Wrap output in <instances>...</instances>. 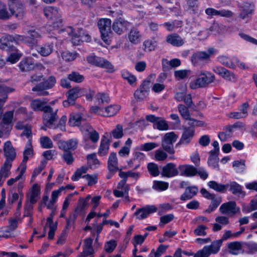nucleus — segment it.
Returning a JSON list of instances; mask_svg holds the SVG:
<instances>
[{
	"mask_svg": "<svg viewBox=\"0 0 257 257\" xmlns=\"http://www.w3.org/2000/svg\"><path fill=\"white\" fill-rule=\"evenodd\" d=\"M215 77L214 74L208 71H201L198 77L190 84L191 89L197 88H204L207 87L210 83L214 82Z\"/></svg>",
	"mask_w": 257,
	"mask_h": 257,
	"instance_id": "nucleus-1",
	"label": "nucleus"
},
{
	"mask_svg": "<svg viewBox=\"0 0 257 257\" xmlns=\"http://www.w3.org/2000/svg\"><path fill=\"white\" fill-rule=\"evenodd\" d=\"M3 151L4 156L6 160L2 166L11 170L12 166V162L16 159L17 153L15 149L14 148L10 141H7L4 144Z\"/></svg>",
	"mask_w": 257,
	"mask_h": 257,
	"instance_id": "nucleus-2",
	"label": "nucleus"
},
{
	"mask_svg": "<svg viewBox=\"0 0 257 257\" xmlns=\"http://www.w3.org/2000/svg\"><path fill=\"white\" fill-rule=\"evenodd\" d=\"M102 40L107 43L111 36V21L108 19H101L97 23Z\"/></svg>",
	"mask_w": 257,
	"mask_h": 257,
	"instance_id": "nucleus-3",
	"label": "nucleus"
},
{
	"mask_svg": "<svg viewBox=\"0 0 257 257\" xmlns=\"http://www.w3.org/2000/svg\"><path fill=\"white\" fill-rule=\"evenodd\" d=\"M177 136L174 132L166 134L162 139V147L163 150L170 155L175 153L174 143L176 141Z\"/></svg>",
	"mask_w": 257,
	"mask_h": 257,
	"instance_id": "nucleus-4",
	"label": "nucleus"
},
{
	"mask_svg": "<svg viewBox=\"0 0 257 257\" xmlns=\"http://www.w3.org/2000/svg\"><path fill=\"white\" fill-rule=\"evenodd\" d=\"M151 86V78L148 77L134 92V97L138 101H142L148 96Z\"/></svg>",
	"mask_w": 257,
	"mask_h": 257,
	"instance_id": "nucleus-5",
	"label": "nucleus"
},
{
	"mask_svg": "<svg viewBox=\"0 0 257 257\" xmlns=\"http://www.w3.org/2000/svg\"><path fill=\"white\" fill-rule=\"evenodd\" d=\"M87 60L89 64L106 69L109 72H112L114 71L112 65L103 58L91 55L87 57Z\"/></svg>",
	"mask_w": 257,
	"mask_h": 257,
	"instance_id": "nucleus-6",
	"label": "nucleus"
},
{
	"mask_svg": "<svg viewBox=\"0 0 257 257\" xmlns=\"http://www.w3.org/2000/svg\"><path fill=\"white\" fill-rule=\"evenodd\" d=\"M45 16L53 21V25L54 27H59L62 24V21L61 19L60 14L58 10L52 7H48L44 9Z\"/></svg>",
	"mask_w": 257,
	"mask_h": 257,
	"instance_id": "nucleus-7",
	"label": "nucleus"
},
{
	"mask_svg": "<svg viewBox=\"0 0 257 257\" xmlns=\"http://www.w3.org/2000/svg\"><path fill=\"white\" fill-rule=\"evenodd\" d=\"M215 52L216 50L213 48H209L207 51H197L192 55L191 62L194 65H196L201 61L208 60Z\"/></svg>",
	"mask_w": 257,
	"mask_h": 257,
	"instance_id": "nucleus-8",
	"label": "nucleus"
},
{
	"mask_svg": "<svg viewBox=\"0 0 257 257\" xmlns=\"http://www.w3.org/2000/svg\"><path fill=\"white\" fill-rule=\"evenodd\" d=\"M58 111V109L53 111L52 108L50 106H47L44 112L43 119L44 123L46 127L52 128L53 125L58 118L57 115Z\"/></svg>",
	"mask_w": 257,
	"mask_h": 257,
	"instance_id": "nucleus-9",
	"label": "nucleus"
},
{
	"mask_svg": "<svg viewBox=\"0 0 257 257\" xmlns=\"http://www.w3.org/2000/svg\"><path fill=\"white\" fill-rule=\"evenodd\" d=\"M13 35H6L0 39V49L7 51H16V48L14 46Z\"/></svg>",
	"mask_w": 257,
	"mask_h": 257,
	"instance_id": "nucleus-10",
	"label": "nucleus"
},
{
	"mask_svg": "<svg viewBox=\"0 0 257 257\" xmlns=\"http://www.w3.org/2000/svg\"><path fill=\"white\" fill-rule=\"evenodd\" d=\"M81 90L79 87H74L70 89L67 93V99L64 101L63 104L65 107L74 105L76 99L81 96Z\"/></svg>",
	"mask_w": 257,
	"mask_h": 257,
	"instance_id": "nucleus-11",
	"label": "nucleus"
},
{
	"mask_svg": "<svg viewBox=\"0 0 257 257\" xmlns=\"http://www.w3.org/2000/svg\"><path fill=\"white\" fill-rule=\"evenodd\" d=\"M239 210V208L236 206V204L234 201H229L224 203L219 208V211L222 214L230 215H234Z\"/></svg>",
	"mask_w": 257,
	"mask_h": 257,
	"instance_id": "nucleus-12",
	"label": "nucleus"
},
{
	"mask_svg": "<svg viewBox=\"0 0 257 257\" xmlns=\"http://www.w3.org/2000/svg\"><path fill=\"white\" fill-rule=\"evenodd\" d=\"M157 208L154 205H147L144 207L137 209L134 213L139 219H143L147 218L150 214L156 212Z\"/></svg>",
	"mask_w": 257,
	"mask_h": 257,
	"instance_id": "nucleus-13",
	"label": "nucleus"
},
{
	"mask_svg": "<svg viewBox=\"0 0 257 257\" xmlns=\"http://www.w3.org/2000/svg\"><path fill=\"white\" fill-rule=\"evenodd\" d=\"M130 26V23L122 18L115 20L112 26V30L117 34L123 33Z\"/></svg>",
	"mask_w": 257,
	"mask_h": 257,
	"instance_id": "nucleus-14",
	"label": "nucleus"
},
{
	"mask_svg": "<svg viewBox=\"0 0 257 257\" xmlns=\"http://www.w3.org/2000/svg\"><path fill=\"white\" fill-rule=\"evenodd\" d=\"M78 142L76 139H70L67 141H59L57 144L59 149L64 152L74 150L76 149Z\"/></svg>",
	"mask_w": 257,
	"mask_h": 257,
	"instance_id": "nucleus-15",
	"label": "nucleus"
},
{
	"mask_svg": "<svg viewBox=\"0 0 257 257\" xmlns=\"http://www.w3.org/2000/svg\"><path fill=\"white\" fill-rule=\"evenodd\" d=\"M179 171L174 163H168L163 167L161 175L166 177H172L178 175Z\"/></svg>",
	"mask_w": 257,
	"mask_h": 257,
	"instance_id": "nucleus-16",
	"label": "nucleus"
},
{
	"mask_svg": "<svg viewBox=\"0 0 257 257\" xmlns=\"http://www.w3.org/2000/svg\"><path fill=\"white\" fill-rule=\"evenodd\" d=\"M183 132L179 143L182 144H188L192 139L194 135L195 130L192 127H187V126L183 127Z\"/></svg>",
	"mask_w": 257,
	"mask_h": 257,
	"instance_id": "nucleus-17",
	"label": "nucleus"
},
{
	"mask_svg": "<svg viewBox=\"0 0 257 257\" xmlns=\"http://www.w3.org/2000/svg\"><path fill=\"white\" fill-rule=\"evenodd\" d=\"M93 239L88 238L84 240V245L83 246V252L78 257H87V256L92 255L94 253L92 247Z\"/></svg>",
	"mask_w": 257,
	"mask_h": 257,
	"instance_id": "nucleus-18",
	"label": "nucleus"
},
{
	"mask_svg": "<svg viewBox=\"0 0 257 257\" xmlns=\"http://www.w3.org/2000/svg\"><path fill=\"white\" fill-rule=\"evenodd\" d=\"M54 44L52 42L44 44L37 48L38 53L43 57L50 55L53 51Z\"/></svg>",
	"mask_w": 257,
	"mask_h": 257,
	"instance_id": "nucleus-19",
	"label": "nucleus"
},
{
	"mask_svg": "<svg viewBox=\"0 0 257 257\" xmlns=\"http://www.w3.org/2000/svg\"><path fill=\"white\" fill-rule=\"evenodd\" d=\"M10 11L12 13V16H15L17 19L20 20H22L26 14L24 6L20 4L11 6Z\"/></svg>",
	"mask_w": 257,
	"mask_h": 257,
	"instance_id": "nucleus-20",
	"label": "nucleus"
},
{
	"mask_svg": "<svg viewBox=\"0 0 257 257\" xmlns=\"http://www.w3.org/2000/svg\"><path fill=\"white\" fill-rule=\"evenodd\" d=\"M242 243L240 241H233L228 243L227 248L228 252L233 255H237L242 251Z\"/></svg>",
	"mask_w": 257,
	"mask_h": 257,
	"instance_id": "nucleus-21",
	"label": "nucleus"
},
{
	"mask_svg": "<svg viewBox=\"0 0 257 257\" xmlns=\"http://www.w3.org/2000/svg\"><path fill=\"white\" fill-rule=\"evenodd\" d=\"M228 187H229V190L234 195L238 197H244L245 195V192L242 189V187L235 182H231L230 184H227Z\"/></svg>",
	"mask_w": 257,
	"mask_h": 257,
	"instance_id": "nucleus-22",
	"label": "nucleus"
},
{
	"mask_svg": "<svg viewBox=\"0 0 257 257\" xmlns=\"http://www.w3.org/2000/svg\"><path fill=\"white\" fill-rule=\"evenodd\" d=\"M178 169L181 171V175L193 176L197 174V169L191 165H180Z\"/></svg>",
	"mask_w": 257,
	"mask_h": 257,
	"instance_id": "nucleus-23",
	"label": "nucleus"
},
{
	"mask_svg": "<svg viewBox=\"0 0 257 257\" xmlns=\"http://www.w3.org/2000/svg\"><path fill=\"white\" fill-rule=\"evenodd\" d=\"M108 169L110 172L115 173L118 170V162L116 154L111 153L108 160Z\"/></svg>",
	"mask_w": 257,
	"mask_h": 257,
	"instance_id": "nucleus-24",
	"label": "nucleus"
},
{
	"mask_svg": "<svg viewBox=\"0 0 257 257\" xmlns=\"http://www.w3.org/2000/svg\"><path fill=\"white\" fill-rule=\"evenodd\" d=\"M198 191V188L193 186L186 188L185 192L181 195L180 199L183 201L189 200L196 195Z\"/></svg>",
	"mask_w": 257,
	"mask_h": 257,
	"instance_id": "nucleus-25",
	"label": "nucleus"
},
{
	"mask_svg": "<svg viewBox=\"0 0 257 257\" xmlns=\"http://www.w3.org/2000/svg\"><path fill=\"white\" fill-rule=\"evenodd\" d=\"M62 32L64 33V36L68 35L71 37V41L73 45H79L80 41V36L74 32L72 27H68L64 30H62Z\"/></svg>",
	"mask_w": 257,
	"mask_h": 257,
	"instance_id": "nucleus-26",
	"label": "nucleus"
},
{
	"mask_svg": "<svg viewBox=\"0 0 257 257\" xmlns=\"http://www.w3.org/2000/svg\"><path fill=\"white\" fill-rule=\"evenodd\" d=\"M19 67L22 72H29L34 69L35 65L31 59L25 58L20 62Z\"/></svg>",
	"mask_w": 257,
	"mask_h": 257,
	"instance_id": "nucleus-27",
	"label": "nucleus"
},
{
	"mask_svg": "<svg viewBox=\"0 0 257 257\" xmlns=\"http://www.w3.org/2000/svg\"><path fill=\"white\" fill-rule=\"evenodd\" d=\"M166 41L168 43L177 47L181 46L184 43L182 38L177 34H172L168 35Z\"/></svg>",
	"mask_w": 257,
	"mask_h": 257,
	"instance_id": "nucleus-28",
	"label": "nucleus"
},
{
	"mask_svg": "<svg viewBox=\"0 0 257 257\" xmlns=\"http://www.w3.org/2000/svg\"><path fill=\"white\" fill-rule=\"evenodd\" d=\"M47 102L42 101L39 99H35L32 100L31 106L34 111H42L44 112L46 108L48 105H46Z\"/></svg>",
	"mask_w": 257,
	"mask_h": 257,
	"instance_id": "nucleus-29",
	"label": "nucleus"
},
{
	"mask_svg": "<svg viewBox=\"0 0 257 257\" xmlns=\"http://www.w3.org/2000/svg\"><path fill=\"white\" fill-rule=\"evenodd\" d=\"M10 8L11 6L8 7L6 5H0V20H7L12 17Z\"/></svg>",
	"mask_w": 257,
	"mask_h": 257,
	"instance_id": "nucleus-30",
	"label": "nucleus"
},
{
	"mask_svg": "<svg viewBox=\"0 0 257 257\" xmlns=\"http://www.w3.org/2000/svg\"><path fill=\"white\" fill-rule=\"evenodd\" d=\"M40 189L39 186L37 184L33 185L30 196L29 197H28V200H29L31 203L35 204L37 201V198L40 195Z\"/></svg>",
	"mask_w": 257,
	"mask_h": 257,
	"instance_id": "nucleus-31",
	"label": "nucleus"
},
{
	"mask_svg": "<svg viewBox=\"0 0 257 257\" xmlns=\"http://www.w3.org/2000/svg\"><path fill=\"white\" fill-rule=\"evenodd\" d=\"M110 142V140L107 139L105 136H104V139H102L101 141L100 147L99 148L98 152L99 155L103 156L107 153Z\"/></svg>",
	"mask_w": 257,
	"mask_h": 257,
	"instance_id": "nucleus-32",
	"label": "nucleus"
},
{
	"mask_svg": "<svg viewBox=\"0 0 257 257\" xmlns=\"http://www.w3.org/2000/svg\"><path fill=\"white\" fill-rule=\"evenodd\" d=\"M83 120L82 114L80 113H72L70 115L68 123L71 126H78Z\"/></svg>",
	"mask_w": 257,
	"mask_h": 257,
	"instance_id": "nucleus-33",
	"label": "nucleus"
},
{
	"mask_svg": "<svg viewBox=\"0 0 257 257\" xmlns=\"http://www.w3.org/2000/svg\"><path fill=\"white\" fill-rule=\"evenodd\" d=\"M208 186L213 190L220 193H224L228 188V185L219 184L216 181H211L208 183Z\"/></svg>",
	"mask_w": 257,
	"mask_h": 257,
	"instance_id": "nucleus-34",
	"label": "nucleus"
},
{
	"mask_svg": "<svg viewBox=\"0 0 257 257\" xmlns=\"http://www.w3.org/2000/svg\"><path fill=\"white\" fill-rule=\"evenodd\" d=\"M47 89L48 88L46 87L45 83L42 82L33 87L32 90L33 91L37 92L38 96H46L49 94V92L46 91Z\"/></svg>",
	"mask_w": 257,
	"mask_h": 257,
	"instance_id": "nucleus-35",
	"label": "nucleus"
},
{
	"mask_svg": "<svg viewBox=\"0 0 257 257\" xmlns=\"http://www.w3.org/2000/svg\"><path fill=\"white\" fill-rule=\"evenodd\" d=\"M28 33L30 35V37H29L30 42L29 44L32 46L36 45L38 39L41 38V34L35 30H30L28 31Z\"/></svg>",
	"mask_w": 257,
	"mask_h": 257,
	"instance_id": "nucleus-36",
	"label": "nucleus"
},
{
	"mask_svg": "<svg viewBox=\"0 0 257 257\" xmlns=\"http://www.w3.org/2000/svg\"><path fill=\"white\" fill-rule=\"evenodd\" d=\"M128 37L130 42L134 44H138L141 40V35L136 29H132Z\"/></svg>",
	"mask_w": 257,
	"mask_h": 257,
	"instance_id": "nucleus-37",
	"label": "nucleus"
},
{
	"mask_svg": "<svg viewBox=\"0 0 257 257\" xmlns=\"http://www.w3.org/2000/svg\"><path fill=\"white\" fill-rule=\"evenodd\" d=\"M211 200L212 201L210 205L205 210V212L208 213H210L213 211L218 206L222 201L221 197L220 196H216Z\"/></svg>",
	"mask_w": 257,
	"mask_h": 257,
	"instance_id": "nucleus-38",
	"label": "nucleus"
},
{
	"mask_svg": "<svg viewBox=\"0 0 257 257\" xmlns=\"http://www.w3.org/2000/svg\"><path fill=\"white\" fill-rule=\"evenodd\" d=\"M209 154L210 156L208 158L207 162L208 165L214 168H218V154L212 153L211 152H209Z\"/></svg>",
	"mask_w": 257,
	"mask_h": 257,
	"instance_id": "nucleus-39",
	"label": "nucleus"
},
{
	"mask_svg": "<svg viewBox=\"0 0 257 257\" xmlns=\"http://www.w3.org/2000/svg\"><path fill=\"white\" fill-rule=\"evenodd\" d=\"M120 106L118 105H111L104 109V116L110 117L115 114L120 109Z\"/></svg>",
	"mask_w": 257,
	"mask_h": 257,
	"instance_id": "nucleus-40",
	"label": "nucleus"
},
{
	"mask_svg": "<svg viewBox=\"0 0 257 257\" xmlns=\"http://www.w3.org/2000/svg\"><path fill=\"white\" fill-rule=\"evenodd\" d=\"M78 208H77L75 210V212L70 214L69 218L66 219L67 223L66 225V228L69 229L71 227H74L75 222L76 219L78 214L77 213Z\"/></svg>",
	"mask_w": 257,
	"mask_h": 257,
	"instance_id": "nucleus-41",
	"label": "nucleus"
},
{
	"mask_svg": "<svg viewBox=\"0 0 257 257\" xmlns=\"http://www.w3.org/2000/svg\"><path fill=\"white\" fill-rule=\"evenodd\" d=\"M222 243L221 240L219 239L213 241L211 245L207 246L209 247L211 253L216 254L219 251Z\"/></svg>",
	"mask_w": 257,
	"mask_h": 257,
	"instance_id": "nucleus-42",
	"label": "nucleus"
},
{
	"mask_svg": "<svg viewBox=\"0 0 257 257\" xmlns=\"http://www.w3.org/2000/svg\"><path fill=\"white\" fill-rule=\"evenodd\" d=\"M147 168L152 176L156 177L159 175L160 171L157 164L154 163H150L148 164Z\"/></svg>",
	"mask_w": 257,
	"mask_h": 257,
	"instance_id": "nucleus-43",
	"label": "nucleus"
},
{
	"mask_svg": "<svg viewBox=\"0 0 257 257\" xmlns=\"http://www.w3.org/2000/svg\"><path fill=\"white\" fill-rule=\"evenodd\" d=\"M13 118V112L12 111H8L4 115L2 122L1 123L0 126L2 127H4V125H9L10 124Z\"/></svg>",
	"mask_w": 257,
	"mask_h": 257,
	"instance_id": "nucleus-44",
	"label": "nucleus"
},
{
	"mask_svg": "<svg viewBox=\"0 0 257 257\" xmlns=\"http://www.w3.org/2000/svg\"><path fill=\"white\" fill-rule=\"evenodd\" d=\"M110 135H112L115 139L122 138L123 135L122 126L120 124H117L116 127L111 131Z\"/></svg>",
	"mask_w": 257,
	"mask_h": 257,
	"instance_id": "nucleus-45",
	"label": "nucleus"
},
{
	"mask_svg": "<svg viewBox=\"0 0 257 257\" xmlns=\"http://www.w3.org/2000/svg\"><path fill=\"white\" fill-rule=\"evenodd\" d=\"M169 186L167 182L155 181L153 182V188L158 191H163L166 190Z\"/></svg>",
	"mask_w": 257,
	"mask_h": 257,
	"instance_id": "nucleus-46",
	"label": "nucleus"
},
{
	"mask_svg": "<svg viewBox=\"0 0 257 257\" xmlns=\"http://www.w3.org/2000/svg\"><path fill=\"white\" fill-rule=\"evenodd\" d=\"M245 161L244 160L235 161L233 163L232 167L237 172H243L245 168Z\"/></svg>",
	"mask_w": 257,
	"mask_h": 257,
	"instance_id": "nucleus-47",
	"label": "nucleus"
},
{
	"mask_svg": "<svg viewBox=\"0 0 257 257\" xmlns=\"http://www.w3.org/2000/svg\"><path fill=\"white\" fill-rule=\"evenodd\" d=\"M179 112L181 116L184 119H187L190 118V114L188 110V107L183 104H179L178 106Z\"/></svg>",
	"mask_w": 257,
	"mask_h": 257,
	"instance_id": "nucleus-48",
	"label": "nucleus"
},
{
	"mask_svg": "<svg viewBox=\"0 0 257 257\" xmlns=\"http://www.w3.org/2000/svg\"><path fill=\"white\" fill-rule=\"evenodd\" d=\"M86 158L88 161V164L90 168L99 164V161L97 159L96 155L95 153L88 155Z\"/></svg>",
	"mask_w": 257,
	"mask_h": 257,
	"instance_id": "nucleus-49",
	"label": "nucleus"
},
{
	"mask_svg": "<svg viewBox=\"0 0 257 257\" xmlns=\"http://www.w3.org/2000/svg\"><path fill=\"white\" fill-rule=\"evenodd\" d=\"M68 78L70 81L80 83L83 80L84 77L80 75L78 72H73L68 75Z\"/></svg>",
	"mask_w": 257,
	"mask_h": 257,
	"instance_id": "nucleus-50",
	"label": "nucleus"
},
{
	"mask_svg": "<svg viewBox=\"0 0 257 257\" xmlns=\"http://www.w3.org/2000/svg\"><path fill=\"white\" fill-rule=\"evenodd\" d=\"M211 254L209 247L206 245L204 246L202 249L198 250L194 257H209Z\"/></svg>",
	"mask_w": 257,
	"mask_h": 257,
	"instance_id": "nucleus-51",
	"label": "nucleus"
},
{
	"mask_svg": "<svg viewBox=\"0 0 257 257\" xmlns=\"http://www.w3.org/2000/svg\"><path fill=\"white\" fill-rule=\"evenodd\" d=\"M144 50L146 51H152L154 50L157 46V43L154 40H147L144 43Z\"/></svg>",
	"mask_w": 257,
	"mask_h": 257,
	"instance_id": "nucleus-52",
	"label": "nucleus"
},
{
	"mask_svg": "<svg viewBox=\"0 0 257 257\" xmlns=\"http://www.w3.org/2000/svg\"><path fill=\"white\" fill-rule=\"evenodd\" d=\"M96 99L97 100L98 104L108 103L110 100L109 96L104 93H97L96 95Z\"/></svg>",
	"mask_w": 257,
	"mask_h": 257,
	"instance_id": "nucleus-53",
	"label": "nucleus"
},
{
	"mask_svg": "<svg viewBox=\"0 0 257 257\" xmlns=\"http://www.w3.org/2000/svg\"><path fill=\"white\" fill-rule=\"evenodd\" d=\"M108 223H110L111 225H114L117 228L119 227V226L118 223L117 222L113 221L111 220H104L103 221V222L97 225V226H96L97 230L96 231H97V234H99L102 231V230L103 229V226L104 225L108 224Z\"/></svg>",
	"mask_w": 257,
	"mask_h": 257,
	"instance_id": "nucleus-54",
	"label": "nucleus"
},
{
	"mask_svg": "<svg viewBox=\"0 0 257 257\" xmlns=\"http://www.w3.org/2000/svg\"><path fill=\"white\" fill-rule=\"evenodd\" d=\"M88 168L85 166H82L78 169L75 172L74 175L72 177V180L73 181H77L81 177L83 173L87 172Z\"/></svg>",
	"mask_w": 257,
	"mask_h": 257,
	"instance_id": "nucleus-55",
	"label": "nucleus"
},
{
	"mask_svg": "<svg viewBox=\"0 0 257 257\" xmlns=\"http://www.w3.org/2000/svg\"><path fill=\"white\" fill-rule=\"evenodd\" d=\"M10 170L1 167L0 169V186L2 185L5 179L10 176Z\"/></svg>",
	"mask_w": 257,
	"mask_h": 257,
	"instance_id": "nucleus-56",
	"label": "nucleus"
},
{
	"mask_svg": "<svg viewBox=\"0 0 257 257\" xmlns=\"http://www.w3.org/2000/svg\"><path fill=\"white\" fill-rule=\"evenodd\" d=\"M40 143L43 148L50 149L53 147L52 141L48 137H43L40 139Z\"/></svg>",
	"mask_w": 257,
	"mask_h": 257,
	"instance_id": "nucleus-57",
	"label": "nucleus"
},
{
	"mask_svg": "<svg viewBox=\"0 0 257 257\" xmlns=\"http://www.w3.org/2000/svg\"><path fill=\"white\" fill-rule=\"evenodd\" d=\"M154 127L159 130L165 131L168 129L169 126L165 120H158L154 123Z\"/></svg>",
	"mask_w": 257,
	"mask_h": 257,
	"instance_id": "nucleus-58",
	"label": "nucleus"
},
{
	"mask_svg": "<svg viewBox=\"0 0 257 257\" xmlns=\"http://www.w3.org/2000/svg\"><path fill=\"white\" fill-rule=\"evenodd\" d=\"M222 78L232 82H235L237 80V76L228 70L225 71Z\"/></svg>",
	"mask_w": 257,
	"mask_h": 257,
	"instance_id": "nucleus-59",
	"label": "nucleus"
},
{
	"mask_svg": "<svg viewBox=\"0 0 257 257\" xmlns=\"http://www.w3.org/2000/svg\"><path fill=\"white\" fill-rule=\"evenodd\" d=\"M62 58L66 61L74 60L76 57V53H72L69 51H64L61 54Z\"/></svg>",
	"mask_w": 257,
	"mask_h": 257,
	"instance_id": "nucleus-60",
	"label": "nucleus"
},
{
	"mask_svg": "<svg viewBox=\"0 0 257 257\" xmlns=\"http://www.w3.org/2000/svg\"><path fill=\"white\" fill-rule=\"evenodd\" d=\"M167 152H164V150L159 149L155 152V158L158 161H164L168 157Z\"/></svg>",
	"mask_w": 257,
	"mask_h": 257,
	"instance_id": "nucleus-61",
	"label": "nucleus"
},
{
	"mask_svg": "<svg viewBox=\"0 0 257 257\" xmlns=\"http://www.w3.org/2000/svg\"><path fill=\"white\" fill-rule=\"evenodd\" d=\"M244 246L247 249L248 253H254L257 251V243H244Z\"/></svg>",
	"mask_w": 257,
	"mask_h": 257,
	"instance_id": "nucleus-62",
	"label": "nucleus"
},
{
	"mask_svg": "<svg viewBox=\"0 0 257 257\" xmlns=\"http://www.w3.org/2000/svg\"><path fill=\"white\" fill-rule=\"evenodd\" d=\"M117 245L114 240H111L107 242L105 245V250L107 252L110 253L113 251Z\"/></svg>",
	"mask_w": 257,
	"mask_h": 257,
	"instance_id": "nucleus-63",
	"label": "nucleus"
},
{
	"mask_svg": "<svg viewBox=\"0 0 257 257\" xmlns=\"http://www.w3.org/2000/svg\"><path fill=\"white\" fill-rule=\"evenodd\" d=\"M62 158L68 165L72 164L74 161L72 154L69 151L64 152L62 155Z\"/></svg>",
	"mask_w": 257,
	"mask_h": 257,
	"instance_id": "nucleus-64",
	"label": "nucleus"
}]
</instances>
